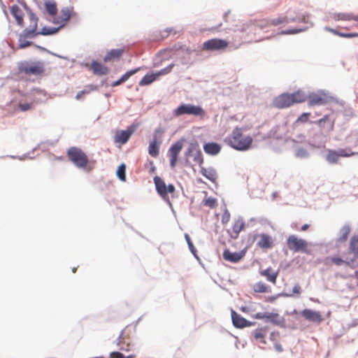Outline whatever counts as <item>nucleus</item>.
<instances>
[{
  "label": "nucleus",
  "mask_w": 358,
  "mask_h": 358,
  "mask_svg": "<svg viewBox=\"0 0 358 358\" xmlns=\"http://www.w3.org/2000/svg\"><path fill=\"white\" fill-rule=\"evenodd\" d=\"M252 138L250 135H245L242 129L236 127L231 134L225 139V142L231 148L240 151L248 150L252 143Z\"/></svg>",
  "instance_id": "obj_1"
},
{
  "label": "nucleus",
  "mask_w": 358,
  "mask_h": 358,
  "mask_svg": "<svg viewBox=\"0 0 358 358\" xmlns=\"http://www.w3.org/2000/svg\"><path fill=\"white\" fill-rule=\"evenodd\" d=\"M67 156L69 160L77 167L90 172L96 165V160H89L86 154L80 148L71 147L68 150Z\"/></svg>",
  "instance_id": "obj_2"
},
{
  "label": "nucleus",
  "mask_w": 358,
  "mask_h": 358,
  "mask_svg": "<svg viewBox=\"0 0 358 358\" xmlns=\"http://www.w3.org/2000/svg\"><path fill=\"white\" fill-rule=\"evenodd\" d=\"M306 96L301 90L293 93H283L277 96L273 101L275 107L278 108H285L292 106L294 103H300L305 101Z\"/></svg>",
  "instance_id": "obj_3"
},
{
  "label": "nucleus",
  "mask_w": 358,
  "mask_h": 358,
  "mask_svg": "<svg viewBox=\"0 0 358 358\" xmlns=\"http://www.w3.org/2000/svg\"><path fill=\"white\" fill-rule=\"evenodd\" d=\"M38 17L33 13H29L28 15V23L26 22V24H24L23 27H25V29H24V32L27 31H32L34 32L33 36H37L40 34L41 35H50L55 34L59 28H52V29H48L46 27H43L41 31H38L37 30L38 27Z\"/></svg>",
  "instance_id": "obj_4"
},
{
  "label": "nucleus",
  "mask_w": 358,
  "mask_h": 358,
  "mask_svg": "<svg viewBox=\"0 0 358 358\" xmlns=\"http://www.w3.org/2000/svg\"><path fill=\"white\" fill-rule=\"evenodd\" d=\"M286 243L289 250L293 252H302L307 255L311 253L309 249L310 243L306 240L296 235L289 236Z\"/></svg>",
  "instance_id": "obj_5"
},
{
  "label": "nucleus",
  "mask_w": 358,
  "mask_h": 358,
  "mask_svg": "<svg viewBox=\"0 0 358 358\" xmlns=\"http://www.w3.org/2000/svg\"><path fill=\"white\" fill-rule=\"evenodd\" d=\"M18 71L21 73L29 76H41L43 74L45 71L44 64L41 61H24L18 64Z\"/></svg>",
  "instance_id": "obj_6"
},
{
  "label": "nucleus",
  "mask_w": 358,
  "mask_h": 358,
  "mask_svg": "<svg viewBox=\"0 0 358 358\" xmlns=\"http://www.w3.org/2000/svg\"><path fill=\"white\" fill-rule=\"evenodd\" d=\"M154 183L158 194L166 202L170 203L169 194H173L176 188L173 185H166L164 180L160 177L156 176L154 177Z\"/></svg>",
  "instance_id": "obj_7"
},
{
  "label": "nucleus",
  "mask_w": 358,
  "mask_h": 358,
  "mask_svg": "<svg viewBox=\"0 0 358 358\" xmlns=\"http://www.w3.org/2000/svg\"><path fill=\"white\" fill-rule=\"evenodd\" d=\"M173 115L176 117H179L183 115H192L195 116L204 117L206 113L205 110L199 106L181 104L174 110Z\"/></svg>",
  "instance_id": "obj_8"
},
{
  "label": "nucleus",
  "mask_w": 358,
  "mask_h": 358,
  "mask_svg": "<svg viewBox=\"0 0 358 358\" xmlns=\"http://www.w3.org/2000/svg\"><path fill=\"white\" fill-rule=\"evenodd\" d=\"M355 154L350 148L339 149L338 150H328L326 159L330 164H336L340 157H349Z\"/></svg>",
  "instance_id": "obj_9"
},
{
  "label": "nucleus",
  "mask_w": 358,
  "mask_h": 358,
  "mask_svg": "<svg viewBox=\"0 0 358 358\" xmlns=\"http://www.w3.org/2000/svg\"><path fill=\"white\" fill-rule=\"evenodd\" d=\"M131 329L129 327H125L122 331L117 340V345L120 350L129 351L131 350L132 344L131 341Z\"/></svg>",
  "instance_id": "obj_10"
},
{
  "label": "nucleus",
  "mask_w": 358,
  "mask_h": 358,
  "mask_svg": "<svg viewBox=\"0 0 358 358\" xmlns=\"http://www.w3.org/2000/svg\"><path fill=\"white\" fill-rule=\"evenodd\" d=\"M228 46L229 42L227 40L215 38L205 41L202 49L207 51L224 50Z\"/></svg>",
  "instance_id": "obj_11"
},
{
  "label": "nucleus",
  "mask_w": 358,
  "mask_h": 358,
  "mask_svg": "<svg viewBox=\"0 0 358 358\" xmlns=\"http://www.w3.org/2000/svg\"><path fill=\"white\" fill-rule=\"evenodd\" d=\"M138 127V124H132L127 127L126 130L117 131L114 136V142L120 144H125L131 136L135 132Z\"/></svg>",
  "instance_id": "obj_12"
},
{
  "label": "nucleus",
  "mask_w": 358,
  "mask_h": 358,
  "mask_svg": "<svg viewBox=\"0 0 358 358\" xmlns=\"http://www.w3.org/2000/svg\"><path fill=\"white\" fill-rule=\"evenodd\" d=\"M331 264H334L337 266H347L352 269L358 267V263H355V259L351 257H346L345 259L340 257H331L326 259V264L330 265Z\"/></svg>",
  "instance_id": "obj_13"
},
{
  "label": "nucleus",
  "mask_w": 358,
  "mask_h": 358,
  "mask_svg": "<svg viewBox=\"0 0 358 358\" xmlns=\"http://www.w3.org/2000/svg\"><path fill=\"white\" fill-rule=\"evenodd\" d=\"M329 99L324 92L312 93L308 97V104L309 106L324 105L329 101Z\"/></svg>",
  "instance_id": "obj_14"
},
{
  "label": "nucleus",
  "mask_w": 358,
  "mask_h": 358,
  "mask_svg": "<svg viewBox=\"0 0 358 358\" xmlns=\"http://www.w3.org/2000/svg\"><path fill=\"white\" fill-rule=\"evenodd\" d=\"M187 157H192L195 163L201 165L203 163L202 153L196 144H190L185 153Z\"/></svg>",
  "instance_id": "obj_15"
},
{
  "label": "nucleus",
  "mask_w": 358,
  "mask_h": 358,
  "mask_svg": "<svg viewBox=\"0 0 358 358\" xmlns=\"http://www.w3.org/2000/svg\"><path fill=\"white\" fill-rule=\"evenodd\" d=\"M254 318L258 320H267L272 323L280 325L284 322L283 317H280L278 313H257L254 315Z\"/></svg>",
  "instance_id": "obj_16"
},
{
  "label": "nucleus",
  "mask_w": 358,
  "mask_h": 358,
  "mask_svg": "<svg viewBox=\"0 0 358 358\" xmlns=\"http://www.w3.org/2000/svg\"><path fill=\"white\" fill-rule=\"evenodd\" d=\"M182 149V143L177 141L173 144L169 150V155L170 157V165L171 168H174L178 162V157L179 153Z\"/></svg>",
  "instance_id": "obj_17"
},
{
  "label": "nucleus",
  "mask_w": 358,
  "mask_h": 358,
  "mask_svg": "<svg viewBox=\"0 0 358 358\" xmlns=\"http://www.w3.org/2000/svg\"><path fill=\"white\" fill-rule=\"evenodd\" d=\"M162 133L163 131L161 129H156L155 131L153 139L150 142L148 147V153L152 157H157L159 155V145L161 143V141H157V134H162Z\"/></svg>",
  "instance_id": "obj_18"
},
{
  "label": "nucleus",
  "mask_w": 358,
  "mask_h": 358,
  "mask_svg": "<svg viewBox=\"0 0 358 358\" xmlns=\"http://www.w3.org/2000/svg\"><path fill=\"white\" fill-rule=\"evenodd\" d=\"M301 315L308 321L320 323L324 320L322 314L319 311H314L310 309H304L301 312Z\"/></svg>",
  "instance_id": "obj_19"
},
{
  "label": "nucleus",
  "mask_w": 358,
  "mask_h": 358,
  "mask_svg": "<svg viewBox=\"0 0 358 358\" xmlns=\"http://www.w3.org/2000/svg\"><path fill=\"white\" fill-rule=\"evenodd\" d=\"M231 315L233 324L237 328L251 327L253 324L252 322L247 320L234 310H231Z\"/></svg>",
  "instance_id": "obj_20"
},
{
  "label": "nucleus",
  "mask_w": 358,
  "mask_h": 358,
  "mask_svg": "<svg viewBox=\"0 0 358 358\" xmlns=\"http://www.w3.org/2000/svg\"><path fill=\"white\" fill-rule=\"evenodd\" d=\"M90 69L94 74L99 76L107 75L109 73V69L106 66L96 61L92 62Z\"/></svg>",
  "instance_id": "obj_21"
},
{
  "label": "nucleus",
  "mask_w": 358,
  "mask_h": 358,
  "mask_svg": "<svg viewBox=\"0 0 358 358\" xmlns=\"http://www.w3.org/2000/svg\"><path fill=\"white\" fill-rule=\"evenodd\" d=\"M268 331V328L266 327H261V328L255 329L252 332V334L256 341H257L260 343H262V344H266V341L265 338L266 337Z\"/></svg>",
  "instance_id": "obj_22"
},
{
  "label": "nucleus",
  "mask_w": 358,
  "mask_h": 358,
  "mask_svg": "<svg viewBox=\"0 0 358 358\" xmlns=\"http://www.w3.org/2000/svg\"><path fill=\"white\" fill-rule=\"evenodd\" d=\"M244 256V252H231L229 250H225L223 252L224 259L233 263L238 262Z\"/></svg>",
  "instance_id": "obj_23"
},
{
  "label": "nucleus",
  "mask_w": 358,
  "mask_h": 358,
  "mask_svg": "<svg viewBox=\"0 0 358 358\" xmlns=\"http://www.w3.org/2000/svg\"><path fill=\"white\" fill-rule=\"evenodd\" d=\"M33 34H34V32H32V31H27V32L22 31L20 34L19 39H18V41H19V44H18L19 48L23 49V48H27V47L30 46L32 44L31 42L27 41V38H35V36H33Z\"/></svg>",
  "instance_id": "obj_24"
},
{
  "label": "nucleus",
  "mask_w": 358,
  "mask_h": 358,
  "mask_svg": "<svg viewBox=\"0 0 358 358\" xmlns=\"http://www.w3.org/2000/svg\"><path fill=\"white\" fill-rule=\"evenodd\" d=\"M257 245L262 249L271 248L273 246L272 238L268 234H262L259 235V240Z\"/></svg>",
  "instance_id": "obj_25"
},
{
  "label": "nucleus",
  "mask_w": 358,
  "mask_h": 358,
  "mask_svg": "<svg viewBox=\"0 0 358 358\" xmlns=\"http://www.w3.org/2000/svg\"><path fill=\"white\" fill-rule=\"evenodd\" d=\"M72 10L68 8H64L60 12L59 20L55 19L53 22L58 24L59 27L64 26L66 22L70 19Z\"/></svg>",
  "instance_id": "obj_26"
},
{
  "label": "nucleus",
  "mask_w": 358,
  "mask_h": 358,
  "mask_svg": "<svg viewBox=\"0 0 358 358\" xmlns=\"http://www.w3.org/2000/svg\"><path fill=\"white\" fill-rule=\"evenodd\" d=\"M260 274L273 285L276 283V280L278 275V271H273L271 267H268L265 270L261 271Z\"/></svg>",
  "instance_id": "obj_27"
},
{
  "label": "nucleus",
  "mask_w": 358,
  "mask_h": 358,
  "mask_svg": "<svg viewBox=\"0 0 358 358\" xmlns=\"http://www.w3.org/2000/svg\"><path fill=\"white\" fill-rule=\"evenodd\" d=\"M124 52V50L122 48L110 50L105 55V57L103 58V61L105 62H112V61L118 59L122 57Z\"/></svg>",
  "instance_id": "obj_28"
},
{
  "label": "nucleus",
  "mask_w": 358,
  "mask_h": 358,
  "mask_svg": "<svg viewBox=\"0 0 358 358\" xmlns=\"http://www.w3.org/2000/svg\"><path fill=\"white\" fill-rule=\"evenodd\" d=\"M349 250L352 254V259L358 263V235L353 236L350 241Z\"/></svg>",
  "instance_id": "obj_29"
},
{
  "label": "nucleus",
  "mask_w": 358,
  "mask_h": 358,
  "mask_svg": "<svg viewBox=\"0 0 358 358\" xmlns=\"http://www.w3.org/2000/svg\"><path fill=\"white\" fill-rule=\"evenodd\" d=\"M10 13L15 18L17 24L20 26H24L23 12L22 9L17 5H14L10 8Z\"/></svg>",
  "instance_id": "obj_30"
},
{
  "label": "nucleus",
  "mask_w": 358,
  "mask_h": 358,
  "mask_svg": "<svg viewBox=\"0 0 358 358\" xmlns=\"http://www.w3.org/2000/svg\"><path fill=\"white\" fill-rule=\"evenodd\" d=\"M200 173L212 182H215L217 180V173L213 168L201 167Z\"/></svg>",
  "instance_id": "obj_31"
},
{
  "label": "nucleus",
  "mask_w": 358,
  "mask_h": 358,
  "mask_svg": "<svg viewBox=\"0 0 358 358\" xmlns=\"http://www.w3.org/2000/svg\"><path fill=\"white\" fill-rule=\"evenodd\" d=\"M206 153L210 155H215L221 150V146L217 143H208L203 145Z\"/></svg>",
  "instance_id": "obj_32"
},
{
  "label": "nucleus",
  "mask_w": 358,
  "mask_h": 358,
  "mask_svg": "<svg viewBox=\"0 0 358 358\" xmlns=\"http://www.w3.org/2000/svg\"><path fill=\"white\" fill-rule=\"evenodd\" d=\"M252 289L255 292L257 293H270L271 292V288L263 282H258L255 283Z\"/></svg>",
  "instance_id": "obj_33"
},
{
  "label": "nucleus",
  "mask_w": 358,
  "mask_h": 358,
  "mask_svg": "<svg viewBox=\"0 0 358 358\" xmlns=\"http://www.w3.org/2000/svg\"><path fill=\"white\" fill-rule=\"evenodd\" d=\"M350 233V227L348 225L343 226L340 230L339 236L338 238V242L343 243L346 241Z\"/></svg>",
  "instance_id": "obj_34"
},
{
  "label": "nucleus",
  "mask_w": 358,
  "mask_h": 358,
  "mask_svg": "<svg viewBox=\"0 0 358 358\" xmlns=\"http://www.w3.org/2000/svg\"><path fill=\"white\" fill-rule=\"evenodd\" d=\"M45 6L47 12L52 16H54L57 13V4L53 1H48L45 3Z\"/></svg>",
  "instance_id": "obj_35"
},
{
  "label": "nucleus",
  "mask_w": 358,
  "mask_h": 358,
  "mask_svg": "<svg viewBox=\"0 0 358 358\" xmlns=\"http://www.w3.org/2000/svg\"><path fill=\"white\" fill-rule=\"evenodd\" d=\"M155 73L145 75L140 81L139 85L141 86L148 85L157 79Z\"/></svg>",
  "instance_id": "obj_36"
},
{
  "label": "nucleus",
  "mask_w": 358,
  "mask_h": 358,
  "mask_svg": "<svg viewBox=\"0 0 358 358\" xmlns=\"http://www.w3.org/2000/svg\"><path fill=\"white\" fill-rule=\"evenodd\" d=\"M245 223L242 220H236L233 225V232L236 234V238L238 234L244 229Z\"/></svg>",
  "instance_id": "obj_37"
},
{
  "label": "nucleus",
  "mask_w": 358,
  "mask_h": 358,
  "mask_svg": "<svg viewBox=\"0 0 358 358\" xmlns=\"http://www.w3.org/2000/svg\"><path fill=\"white\" fill-rule=\"evenodd\" d=\"M358 17H355L352 15L347 13H336L334 15V19L335 20H344L349 21L351 20H357Z\"/></svg>",
  "instance_id": "obj_38"
},
{
  "label": "nucleus",
  "mask_w": 358,
  "mask_h": 358,
  "mask_svg": "<svg viewBox=\"0 0 358 358\" xmlns=\"http://www.w3.org/2000/svg\"><path fill=\"white\" fill-rule=\"evenodd\" d=\"M289 22V20L287 17H281L268 21L266 26H277L282 23H288Z\"/></svg>",
  "instance_id": "obj_39"
},
{
  "label": "nucleus",
  "mask_w": 358,
  "mask_h": 358,
  "mask_svg": "<svg viewBox=\"0 0 358 358\" xmlns=\"http://www.w3.org/2000/svg\"><path fill=\"white\" fill-rule=\"evenodd\" d=\"M203 206L208 207L210 208H215L217 206V201L215 198L213 197H206L203 201Z\"/></svg>",
  "instance_id": "obj_40"
},
{
  "label": "nucleus",
  "mask_w": 358,
  "mask_h": 358,
  "mask_svg": "<svg viewBox=\"0 0 358 358\" xmlns=\"http://www.w3.org/2000/svg\"><path fill=\"white\" fill-rule=\"evenodd\" d=\"M328 30L329 31H331V33L334 34L335 35H337V36H339L343 37V38H353V37L358 36V34H357V33H343V32H339L337 30L331 29V28L328 29Z\"/></svg>",
  "instance_id": "obj_41"
},
{
  "label": "nucleus",
  "mask_w": 358,
  "mask_h": 358,
  "mask_svg": "<svg viewBox=\"0 0 358 358\" xmlns=\"http://www.w3.org/2000/svg\"><path fill=\"white\" fill-rule=\"evenodd\" d=\"M96 90V87L93 86L92 85H88L86 87V88L80 92H79L77 94H76V99H80L83 98V96L85 95V94H90L91 92L92 91H94Z\"/></svg>",
  "instance_id": "obj_42"
},
{
  "label": "nucleus",
  "mask_w": 358,
  "mask_h": 358,
  "mask_svg": "<svg viewBox=\"0 0 358 358\" xmlns=\"http://www.w3.org/2000/svg\"><path fill=\"white\" fill-rule=\"evenodd\" d=\"M126 166L124 164L120 165L117 170V176L122 181H126Z\"/></svg>",
  "instance_id": "obj_43"
},
{
  "label": "nucleus",
  "mask_w": 358,
  "mask_h": 358,
  "mask_svg": "<svg viewBox=\"0 0 358 358\" xmlns=\"http://www.w3.org/2000/svg\"><path fill=\"white\" fill-rule=\"evenodd\" d=\"M17 107L21 111L25 112V111L30 110L33 109L34 107V104L33 102L24 103H20L18 104Z\"/></svg>",
  "instance_id": "obj_44"
},
{
  "label": "nucleus",
  "mask_w": 358,
  "mask_h": 358,
  "mask_svg": "<svg viewBox=\"0 0 358 358\" xmlns=\"http://www.w3.org/2000/svg\"><path fill=\"white\" fill-rule=\"evenodd\" d=\"M350 289H355L358 288V271L355 272V275H352L351 277L350 284Z\"/></svg>",
  "instance_id": "obj_45"
},
{
  "label": "nucleus",
  "mask_w": 358,
  "mask_h": 358,
  "mask_svg": "<svg viewBox=\"0 0 358 358\" xmlns=\"http://www.w3.org/2000/svg\"><path fill=\"white\" fill-rule=\"evenodd\" d=\"M138 71V69L127 71L126 73L122 76V77L120 78V82H126L132 75L135 74Z\"/></svg>",
  "instance_id": "obj_46"
},
{
  "label": "nucleus",
  "mask_w": 358,
  "mask_h": 358,
  "mask_svg": "<svg viewBox=\"0 0 358 358\" xmlns=\"http://www.w3.org/2000/svg\"><path fill=\"white\" fill-rule=\"evenodd\" d=\"M173 66V64H170L167 67H166V68L160 70L157 73H156L155 75L157 76V78H158L160 76L166 75V74L170 73L172 70Z\"/></svg>",
  "instance_id": "obj_47"
},
{
  "label": "nucleus",
  "mask_w": 358,
  "mask_h": 358,
  "mask_svg": "<svg viewBox=\"0 0 358 358\" xmlns=\"http://www.w3.org/2000/svg\"><path fill=\"white\" fill-rule=\"evenodd\" d=\"M185 240H186V241H187V243L188 244L189 250L194 255L195 252H196V249H195V248H194V246L193 245V243L191 241V238H190L189 236L187 234H185Z\"/></svg>",
  "instance_id": "obj_48"
},
{
  "label": "nucleus",
  "mask_w": 358,
  "mask_h": 358,
  "mask_svg": "<svg viewBox=\"0 0 358 358\" xmlns=\"http://www.w3.org/2000/svg\"><path fill=\"white\" fill-rule=\"evenodd\" d=\"M309 116H310L309 113H303L298 117L296 122H306L308 120Z\"/></svg>",
  "instance_id": "obj_49"
},
{
  "label": "nucleus",
  "mask_w": 358,
  "mask_h": 358,
  "mask_svg": "<svg viewBox=\"0 0 358 358\" xmlns=\"http://www.w3.org/2000/svg\"><path fill=\"white\" fill-rule=\"evenodd\" d=\"M110 358H125V357L121 352H113L110 354Z\"/></svg>",
  "instance_id": "obj_50"
},
{
  "label": "nucleus",
  "mask_w": 358,
  "mask_h": 358,
  "mask_svg": "<svg viewBox=\"0 0 358 358\" xmlns=\"http://www.w3.org/2000/svg\"><path fill=\"white\" fill-rule=\"evenodd\" d=\"M279 338V333L277 331H273L270 334V339L272 341H276Z\"/></svg>",
  "instance_id": "obj_51"
},
{
  "label": "nucleus",
  "mask_w": 358,
  "mask_h": 358,
  "mask_svg": "<svg viewBox=\"0 0 358 358\" xmlns=\"http://www.w3.org/2000/svg\"><path fill=\"white\" fill-rule=\"evenodd\" d=\"M292 292L294 294L299 295L301 293V286L298 284L295 285L292 289Z\"/></svg>",
  "instance_id": "obj_52"
},
{
  "label": "nucleus",
  "mask_w": 358,
  "mask_h": 358,
  "mask_svg": "<svg viewBox=\"0 0 358 358\" xmlns=\"http://www.w3.org/2000/svg\"><path fill=\"white\" fill-rule=\"evenodd\" d=\"M299 31L300 30H297V29L287 30V31H283V34H293L298 33Z\"/></svg>",
  "instance_id": "obj_53"
},
{
  "label": "nucleus",
  "mask_w": 358,
  "mask_h": 358,
  "mask_svg": "<svg viewBox=\"0 0 358 358\" xmlns=\"http://www.w3.org/2000/svg\"><path fill=\"white\" fill-rule=\"evenodd\" d=\"M329 118L328 115H324L322 118L318 120L317 124L319 125H322V124L324 122H326Z\"/></svg>",
  "instance_id": "obj_54"
},
{
  "label": "nucleus",
  "mask_w": 358,
  "mask_h": 358,
  "mask_svg": "<svg viewBox=\"0 0 358 358\" xmlns=\"http://www.w3.org/2000/svg\"><path fill=\"white\" fill-rule=\"evenodd\" d=\"M274 347L278 352H280L282 351V347L280 344L275 343Z\"/></svg>",
  "instance_id": "obj_55"
},
{
  "label": "nucleus",
  "mask_w": 358,
  "mask_h": 358,
  "mask_svg": "<svg viewBox=\"0 0 358 358\" xmlns=\"http://www.w3.org/2000/svg\"><path fill=\"white\" fill-rule=\"evenodd\" d=\"M122 83H123L122 82H120V78L115 82H113L112 84H111V86L112 87H116L117 85H121Z\"/></svg>",
  "instance_id": "obj_56"
},
{
  "label": "nucleus",
  "mask_w": 358,
  "mask_h": 358,
  "mask_svg": "<svg viewBox=\"0 0 358 358\" xmlns=\"http://www.w3.org/2000/svg\"><path fill=\"white\" fill-rule=\"evenodd\" d=\"M309 227H310V225L308 224H305L301 227V230L303 231H305L308 230L309 229Z\"/></svg>",
  "instance_id": "obj_57"
},
{
  "label": "nucleus",
  "mask_w": 358,
  "mask_h": 358,
  "mask_svg": "<svg viewBox=\"0 0 358 358\" xmlns=\"http://www.w3.org/2000/svg\"><path fill=\"white\" fill-rule=\"evenodd\" d=\"M280 294L277 295V296H269L268 298V301L269 302H273L279 296Z\"/></svg>",
  "instance_id": "obj_58"
},
{
  "label": "nucleus",
  "mask_w": 358,
  "mask_h": 358,
  "mask_svg": "<svg viewBox=\"0 0 358 358\" xmlns=\"http://www.w3.org/2000/svg\"><path fill=\"white\" fill-rule=\"evenodd\" d=\"M125 358H135V355H129V356H128V357H127Z\"/></svg>",
  "instance_id": "obj_59"
},
{
  "label": "nucleus",
  "mask_w": 358,
  "mask_h": 358,
  "mask_svg": "<svg viewBox=\"0 0 358 358\" xmlns=\"http://www.w3.org/2000/svg\"><path fill=\"white\" fill-rule=\"evenodd\" d=\"M76 270H77V268H72V271H73V273H76Z\"/></svg>",
  "instance_id": "obj_60"
},
{
  "label": "nucleus",
  "mask_w": 358,
  "mask_h": 358,
  "mask_svg": "<svg viewBox=\"0 0 358 358\" xmlns=\"http://www.w3.org/2000/svg\"><path fill=\"white\" fill-rule=\"evenodd\" d=\"M155 171V167H152V171Z\"/></svg>",
  "instance_id": "obj_61"
},
{
  "label": "nucleus",
  "mask_w": 358,
  "mask_h": 358,
  "mask_svg": "<svg viewBox=\"0 0 358 358\" xmlns=\"http://www.w3.org/2000/svg\"><path fill=\"white\" fill-rule=\"evenodd\" d=\"M357 20H358V17H357Z\"/></svg>",
  "instance_id": "obj_62"
}]
</instances>
